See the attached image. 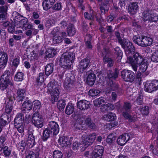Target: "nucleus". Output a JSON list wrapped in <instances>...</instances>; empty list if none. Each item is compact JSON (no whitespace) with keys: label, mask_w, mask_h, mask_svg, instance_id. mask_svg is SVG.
Returning a JSON list of instances; mask_svg holds the SVG:
<instances>
[{"label":"nucleus","mask_w":158,"mask_h":158,"mask_svg":"<svg viewBox=\"0 0 158 158\" xmlns=\"http://www.w3.org/2000/svg\"><path fill=\"white\" fill-rule=\"evenodd\" d=\"M127 61L131 64L132 69L135 71H137L139 67L138 70L140 73L145 72L148 66L146 60L137 52L133 55V57H128Z\"/></svg>","instance_id":"obj_1"},{"label":"nucleus","mask_w":158,"mask_h":158,"mask_svg":"<svg viewBox=\"0 0 158 158\" xmlns=\"http://www.w3.org/2000/svg\"><path fill=\"white\" fill-rule=\"evenodd\" d=\"M74 58L75 55L73 53L65 52L60 57V64L62 68L66 69H69L71 68Z\"/></svg>","instance_id":"obj_2"},{"label":"nucleus","mask_w":158,"mask_h":158,"mask_svg":"<svg viewBox=\"0 0 158 158\" xmlns=\"http://www.w3.org/2000/svg\"><path fill=\"white\" fill-rule=\"evenodd\" d=\"M47 92L51 95V102L54 103L57 101L60 94L59 88L56 82L51 81L48 85Z\"/></svg>","instance_id":"obj_3"},{"label":"nucleus","mask_w":158,"mask_h":158,"mask_svg":"<svg viewBox=\"0 0 158 158\" xmlns=\"http://www.w3.org/2000/svg\"><path fill=\"white\" fill-rule=\"evenodd\" d=\"M115 35L118 39L119 43L122 47L125 49L126 54H129V52L132 53L135 52V50L134 47L129 40L126 39L122 40L121 39L120 34L118 32H116Z\"/></svg>","instance_id":"obj_4"},{"label":"nucleus","mask_w":158,"mask_h":158,"mask_svg":"<svg viewBox=\"0 0 158 158\" xmlns=\"http://www.w3.org/2000/svg\"><path fill=\"white\" fill-rule=\"evenodd\" d=\"M10 72L8 70L5 71L0 79V89L2 91L5 90L8 85H12L10 79Z\"/></svg>","instance_id":"obj_5"},{"label":"nucleus","mask_w":158,"mask_h":158,"mask_svg":"<svg viewBox=\"0 0 158 158\" xmlns=\"http://www.w3.org/2000/svg\"><path fill=\"white\" fill-rule=\"evenodd\" d=\"M134 42L142 47H147L152 44L153 41L152 38L145 36H141L139 38L136 36L133 37Z\"/></svg>","instance_id":"obj_6"},{"label":"nucleus","mask_w":158,"mask_h":158,"mask_svg":"<svg viewBox=\"0 0 158 158\" xmlns=\"http://www.w3.org/2000/svg\"><path fill=\"white\" fill-rule=\"evenodd\" d=\"M78 124H76L75 125L76 129L82 130L85 128V126L87 125L91 129H94L96 128L95 124L92 122L91 119L89 118H88L85 120L86 124H85V121L83 118H80L79 120H78Z\"/></svg>","instance_id":"obj_7"},{"label":"nucleus","mask_w":158,"mask_h":158,"mask_svg":"<svg viewBox=\"0 0 158 158\" xmlns=\"http://www.w3.org/2000/svg\"><path fill=\"white\" fill-rule=\"evenodd\" d=\"M158 89V81L154 80L151 81H147L144 84V90L151 93Z\"/></svg>","instance_id":"obj_8"},{"label":"nucleus","mask_w":158,"mask_h":158,"mask_svg":"<svg viewBox=\"0 0 158 158\" xmlns=\"http://www.w3.org/2000/svg\"><path fill=\"white\" fill-rule=\"evenodd\" d=\"M143 14V20L144 21H148L151 22H156L158 20L157 15L151 10H147L145 9Z\"/></svg>","instance_id":"obj_9"},{"label":"nucleus","mask_w":158,"mask_h":158,"mask_svg":"<svg viewBox=\"0 0 158 158\" xmlns=\"http://www.w3.org/2000/svg\"><path fill=\"white\" fill-rule=\"evenodd\" d=\"M121 76L126 81L132 82L135 77V73L132 71L129 70H124L121 72Z\"/></svg>","instance_id":"obj_10"},{"label":"nucleus","mask_w":158,"mask_h":158,"mask_svg":"<svg viewBox=\"0 0 158 158\" xmlns=\"http://www.w3.org/2000/svg\"><path fill=\"white\" fill-rule=\"evenodd\" d=\"M32 121L34 125L37 128H41L43 125V119L41 115L38 113H34L32 117Z\"/></svg>","instance_id":"obj_11"},{"label":"nucleus","mask_w":158,"mask_h":158,"mask_svg":"<svg viewBox=\"0 0 158 158\" xmlns=\"http://www.w3.org/2000/svg\"><path fill=\"white\" fill-rule=\"evenodd\" d=\"M96 136V134L93 133L87 135L86 137H83L82 143L85 147H87L89 145H91L95 140Z\"/></svg>","instance_id":"obj_12"},{"label":"nucleus","mask_w":158,"mask_h":158,"mask_svg":"<svg viewBox=\"0 0 158 158\" xmlns=\"http://www.w3.org/2000/svg\"><path fill=\"white\" fill-rule=\"evenodd\" d=\"M131 107V105L130 103L125 102L122 109V111L123 113V116L126 118L128 119L130 121H134L135 120V118L132 117L128 113L125 112L129 110Z\"/></svg>","instance_id":"obj_13"},{"label":"nucleus","mask_w":158,"mask_h":158,"mask_svg":"<svg viewBox=\"0 0 158 158\" xmlns=\"http://www.w3.org/2000/svg\"><path fill=\"white\" fill-rule=\"evenodd\" d=\"M66 35V33L64 32H56L53 37V43L54 44H57L61 43Z\"/></svg>","instance_id":"obj_14"},{"label":"nucleus","mask_w":158,"mask_h":158,"mask_svg":"<svg viewBox=\"0 0 158 158\" xmlns=\"http://www.w3.org/2000/svg\"><path fill=\"white\" fill-rule=\"evenodd\" d=\"M70 139L67 137L62 136L60 137L58 142L61 146L64 148H67L70 146Z\"/></svg>","instance_id":"obj_15"},{"label":"nucleus","mask_w":158,"mask_h":158,"mask_svg":"<svg viewBox=\"0 0 158 158\" xmlns=\"http://www.w3.org/2000/svg\"><path fill=\"white\" fill-rule=\"evenodd\" d=\"M103 152V148L102 146H95L93 152L92 158H101Z\"/></svg>","instance_id":"obj_16"},{"label":"nucleus","mask_w":158,"mask_h":158,"mask_svg":"<svg viewBox=\"0 0 158 158\" xmlns=\"http://www.w3.org/2000/svg\"><path fill=\"white\" fill-rule=\"evenodd\" d=\"M7 54L5 52H0V69H3L5 67L8 61Z\"/></svg>","instance_id":"obj_17"},{"label":"nucleus","mask_w":158,"mask_h":158,"mask_svg":"<svg viewBox=\"0 0 158 158\" xmlns=\"http://www.w3.org/2000/svg\"><path fill=\"white\" fill-rule=\"evenodd\" d=\"M48 128L53 133V135H57L59 131L58 125L54 121L49 122Z\"/></svg>","instance_id":"obj_18"},{"label":"nucleus","mask_w":158,"mask_h":158,"mask_svg":"<svg viewBox=\"0 0 158 158\" xmlns=\"http://www.w3.org/2000/svg\"><path fill=\"white\" fill-rule=\"evenodd\" d=\"M130 139V136L129 134L126 133L119 136L117 139V142L118 144L123 146Z\"/></svg>","instance_id":"obj_19"},{"label":"nucleus","mask_w":158,"mask_h":158,"mask_svg":"<svg viewBox=\"0 0 158 158\" xmlns=\"http://www.w3.org/2000/svg\"><path fill=\"white\" fill-rule=\"evenodd\" d=\"M77 106L79 109L81 110L87 109L90 106V102L85 100H81L78 102Z\"/></svg>","instance_id":"obj_20"},{"label":"nucleus","mask_w":158,"mask_h":158,"mask_svg":"<svg viewBox=\"0 0 158 158\" xmlns=\"http://www.w3.org/2000/svg\"><path fill=\"white\" fill-rule=\"evenodd\" d=\"M90 60L88 59H83L80 62L78 65V69L80 72H82L88 66Z\"/></svg>","instance_id":"obj_21"},{"label":"nucleus","mask_w":158,"mask_h":158,"mask_svg":"<svg viewBox=\"0 0 158 158\" xmlns=\"http://www.w3.org/2000/svg\"><path fill=\"white\" fill-rule=\"evenodd\" d=\"M139 9V6L137 2H133L129 5L128 7V12L131 15H134Z\"/></svg>","instance_id":"obj_22"},{"label":"nucleus","mask_w":158,"mask_h":158,"mask_svg":"<svg viewBox=\"0 0 158 158\" xmlns=\"http://www.w3.org/2000/svg\"><path fill=\"white\" fill-rule=\"evenodd\" d=\"M8 6L6 5L0 6V19H6L7 17V11Z\"/></svg>","instance_id":"obj_23"},{"label":"nucleus","mask_w":158,"mask_h":158,"mask_svg":"<svg viewBox=\"0 0 158 158\" xmlns=\"http://www.w3.org/2000/svg\"><path fill=\"white\" fill-rule=\"evenodd\" d=\"M94 106H103L107 103L106 99L103 97H101L93 101Z\"/></svg>","instance_id":"obj_24"},{"label":"nucleus","mask_w":158,"mask_h":158,"mask_svg":"<svg viewBox=\"0 0 158 158\" xmlns=\"http://www.w3.org/2000/svg\"><path fill=\"white\" fill-rule=\"evenodd\" d=\"M32 107L33 104L31 102L30 100H27L23 103L21 109L23 111H27L30 110Z\"/></svg>","instance_id":"obj_25"},{"label":"nucleus","mask_w":158,"mask_h":158,"mask_svg":"<svg viewBox=\"0 0 158 158\" xmlns=\"http://www.w3.org/2000/svg\"><path fill=\"white\" fill-rule=\"evenodd\" d=\"M55 2V0H44L42 6L44 10H47L51 8Z\"/></svg>","instance_id":"obj_26"},{"label":"nucleus","mask_w":158,"mask_h":158,"mask_svg":"<svg viewBox=\"0 0 158 158\" xmlns=\"http://www.w3.org/2000/svg\"><path fill=\"white\" fill-rule=\"evenodd\" d=\"M57 50L54 48H48L46 50L45 56L48 58H52L57 54Z\"/></svg>","instance_id":"obj_27"},{"label":"nucleus","mask_w":158,"mask_h":158,"mask_svg":"<svg viewBox=\"0 0 158 158\" xmlns=\"http://www.w3.org/2000/svg\"><path fill=\"white\" fill-rule=\"evenodd\" d=\"M39 152L40 149H37L33 151H30L27 156L26 158H38L40 155Z\"/></svg>","instance_id":"obj_28"},{"label":"nucleus","mask_w":158,"mask_h":158,"mask_svg":"<svg viewBox=\"0 0 158 158\" xmlns=\"http://www.w3.org/2000/svg\"><path fill=\"white\" fill-rule=\"evenodd\" d=\"M95 80V75L93 73H90L88 74L87 78V82L88 84L90 86H92L94 83Z\"/></svg>","instance_id":"obj_29"},{"label":"nucleus","mask_w":158,"mask_h":158,"mask_svg":"<svg viewBox=\"0 0 158 158\" xmlns=\"http://www.w3.org/2000/svg\"><path fill=\"white\" fill-rule=\"evenodd\" d=\"M27 22V19L23 17L15 25V26L17 28H20L23 27V29H24L25 27V25L26 24Z\"/></svg>","instance_id":"obj_30"},{"label":"nucleus","mask_w":158,"mask_h":158,"mask_svg":"<svg viewBox=\"0 0 158 158\" xmlns=\"http://www.w3.org/2000/svg\"><path fill=\"white\" fill-rule=\"evenodd\" d=\"M19 101H22L25 96V91L23 89H19L17 93Z\"/></svg>","instance_id":"obj_31"},{"label":"nucleus","mask_w":158,"mask_h":158,"mask_svg":"<svg viewBox=\"0 0 158 158\" xmlns=\"http://www.w3.org/2000/svg\"><path fill=\"white\" fill-rule=\"evenodd\" d=\"M67 31L68 35L69 36L74 35L76 33L75 28L74 26L72 24H69L68 26Z\"/></svg>","instance_id":"obj_32"},{"label":"nucleus","mask_w":158,"mask_h":158,"mask_svg":"<svg viewBox=\"0 0 158 158\" xmlns=\"http://www.w3.org/2000/svg\"><path fill=\"white\" fill-rule=\"evenodd\" d=\"M23 119L24 117L21 114H17L14 119L15 125L23 123Z\"/></svg>","instance_id":"obj_33"},{"label":"nucleus","mask_w":158,"mask_h":158,"mask_svg":"<svg viewBox=\"0 0 158 158\" xmlns=\"http://www.w3.org/2000/svg\"><path fill=\"white\" fill-rule=\"evenodd\" d=\"M52 135H53V133L48 128H47L43 132V140H46L50 136Z\"/></svg>","instance_id":"obj_34"},{"label":"nucleus","mask_w":158,"mask_h":158,"mask_svg":"<svg viewBox=\"0 0 158 158\" xmlns=\"http://www.w3.org/2000/svg\"><path fill=\"white\" fill-rule=\"evenodd\" d=\"M53 67L52 64H47L45 68V74L48 76L50 75L53 72Z\"/></svg>","instance_id":"obj_35"},{"label":"nucleus","mask_w":158,"mask_h":158,"mask_svg":"<svg viewBox=\"0 0 158 158\" xmlns=\"http://www.w3.org/2000/svg\"><path fill=\"white\" fill-rule=\"evenodd\" d=\"M115 114L112 113H110L104 115L103 118L104 120L108 121H111L115 119Z\"/></svg>","instance_id":"obj_36"},{"label":"nucleus","mask_w":158,"mask_h":158,"mask_svg":"<svg viewBox=\"0 0 158 158\" xmlns=\"http://www.w3.org/2000/svg\"><path fill=\"white\" fill-rule=\"evenodd\" d=\"M12 16L15 25L19 22V21L22 18H23V17L20 15L19 13L16 11L13 12Z\"/></svg>","instance_id":"obj_37"},{"label":"nucleus","mask_w":158,"mask_h":158,"mask_svg":"<svg viewBox=\"0 0 158 158\" xmlns=\"http://www.w3.org/2000/svg\"><path fill=\"white\" fill-rule=\"evenodd\" d=\"M8 119V116L5 114H3L1 116L0 124L2 126H4L7 123V120Z\"/></svg>","instance_id":"obj_38"},{"label":"nucleus","mask_w":158,"mask_h":158,"mask_svg":"<svg viewBox=\"0 0 158 158\" xmlns=\"http://www.w3.org/2000/svg\"><path fill=\"white\" fill-rule=\"evenodd\" d=\"M74 110V106L73 104L69 103L66 107L65 113L68 115H70L73 113Z\"/></svg>","instance_id":"obj_39"},{"label":"nucleus","mask_w":158,"mask_h":158,"mask_svg":"<svg viewBox=\"0 0 158 158\" xmlns=\"http://www.w3.org/2000/svg\"><path fill=\"white\" fill-rule=\"evenodd\" d=\"M102 54L103 57V61L105 63H108V65L110 67L111 66L113 65V61L112 59L109 58L108 56L104 55L103 52H102Z\"/></svg>","instance_id":"obj_40"},{"label":"nucleus","mask_w":158,"mask_h":158,"mask_svg":"<svg viewBox=\"0 0 158 158\" xmlns=\"http://www.w3.org/2000/svg\"><path fill=\"white\" fill-rule=\"evenodd\" d=\"M13 102L12 101H10L7 102L6 105L5 111L8 114H10L12 110V105Z\"/></svg>","instance_id":"obj_41"},{"label":"nucleus","mask_w":158,"mask_h":158,"mask_svg":"<svg viewBox=\"0 0 158 158\" xmlns=\"http://www.w3.org/2000/svg\"><path fill=\"white\" fill-rule=\"evenodd\" d=\"M15 126L20 133H22L23 132L25 127V124L24 123L15 125Z\"/></svg>","instance_id":"obj_42"},{"label":"nucleus","mask_w":158,"mask_h":158,"mask_svg":"<svg viewBox=\"0 0 158 158\" xmlns=\"http://www.w3.org/2000/svg\"><path fill=\"white\" fill-rule=\"evenodd\" d=\"M151 60L153 62H158V49L155 50L152 53Z\"/></svg>","instance_id":"obj_43"},{"label":"nucleus","mask_w":158,"mask_h":158,"mask_svg":"<svg viewBox=\"0 0 158 158\" xmlns=\"http://www.w3.org/2000/svg\"><path fill=\"white\" fill-rule=\"evenodd\" d=\"M24 74L22 72H18L15 75V80L16 81H22L24 77Z\"/></svg>","instance_id":"obj_44"},{"label":"nucleus","mask_w":158,"mask_h":158,"mask_svg":"<svg viewBox=\"0 0 158 158\" xmlns=\"http://www.w3.org/2000/svg\"><path fill=\"white\" fill-rule=\"evenodd\" d=\"M91 39V36L90 35H87L85 37V40L86 41L85 44L87 47L88 48H90L92 47V46L90 42Z\"/></svg>","instance_id":"obj_45"},{"label":"nucleus","mask_w":158,"mask_h":158,"mask_svg":"<svg viewBox=\"0 0 158 158\" xmlns=\"http://www.w3.org/2000/svg\"><path fill=\"white\" fill-rule=\"evenodd\" d=\"M100 92V91L98 89H92L89 90L88 94L91 96L94 97L98 95Z\"/></svg>","instance_id":"obj_46"},{"label":"nucleus","mask_w":158,"mask_h":158,"mask_svg":"<svg viewBox=\"0 0 158 158\" xmlns=\"http://www.w3.org/2000/svg\"><path fill=\"white\" fill-rule=\"evenodd\" d=\"M32 104L34 105V110L38 111L40 107L41 103L39 100H36L33 102Z\"/></svg>","instance_id":"obj_47"},{"label":"nucleus","mask_w":158,"mask_h":158,"mask_svg":"<svg viewBox=\"0 0 158 158\" xmlns=\"http://www.w3.org/2000/svg\"><path fill=\"white\" fill-rule=\"evenodd\" d=\"M65 105V103L64 100H60L59 101L58 103L57 107L59 110H62Z\"/></svg>","instance_id":"obj_48"},{"label":"nucleus","mask_w":158,"mask_h":158,"mask_svg":"<svg viewBox=\"0 0 158 158\" xmlns=\"http://www.w3.org/2000/svg\"><path fill=\"white\" fill-rule=\"evenodd\" d=\"M118 73L117 71H115L114 73L113 72L111 71H109L108 73V77L109 78H116L118 76Z\"/></svg>","instance_id":"obj_49"},{"label":"nucleus","mask_w":158,"mask_h":158,"mask_svg":"<svg viewBox=\"0 0 158 158\" xmlns=\"http://www.w3.org/2000/svg\"><path fill=\"white\" fill-rule=\"evenodd\" d=\"M63 154L59 151L55 150L53 152V158H62Z\"/></svg>","instance_id":"obj_50"},{"label":"nucleus","mask_w":158,"mask_h":158,"mask_svg":"<svg viewBox=\"0 0 158 158\" xmlns=\"http://www.w3.org/2000/svg\"><path fill=\"white\" fill-rule=\"evenodd\" d=\"M3 153L6 157H9L11 153V150L7 146H5L3 148Z\"/></svg>","instance_id":"obj_51"},{"label":"nucleus","mask_w":158,"mask_h":158,"mask_svg":"<svg viewBox=\"0 0 158 158\" xmlns=\"http://www.w3.org/2000/svg\"><path fill=\"white\" fill-rule=\"evenodd\" d=\"M148 106H144L140 109L141 113L143 115H147L148 113Z\"/></svg>","instance_id":"obj_52"},{"label":"nucleus","mask_w":158,"mask_h":158,"mask_svg":"<svg viewBox=\"0 0 158 158\" xmlns=\"http://www.w3.org/2000/svg\"><path fill=\"white\" fill-rule=\"evenodd\" d=\"M27 147L29 148H32L35 145V140H27L26 143Z\"/></svg>","instance_id":"obj_53"},{"label":"nucleus","mask_w":158,"mask_h":158,"mask_svg":"<svg viewBox=\"0 0 158 158\" xmlns=\"http://www.w3.org/2000/svg\"><path fill=\"white\" fill-rule=\"evenodd\" d=\"M108 9V6L106 4H102L100 7V10L102 14H105Z\"/></svg>","instance_id":"obj_54"},{"label":"nucleus","mask_w":158,"mask_h":158,"mask_svg":"<svg viewBox=\"0 0 158 158\" xmlns=\"http://www.w3.org/2000/svg\"><path fill=\"white\" fill-rule=\"evenodd\" d=\"M89 14L87 12H85L84 14L85 17L88 19H92L94 18L93 11H90Z\"/></svg>","instance_id":"obj_55"},{"label":"nucleus","mask_w":158,"mask_h":158,"mask_svg":"<svg viewBox=\"0 0 158 158\" xmlns=\"http://www.w3.org/2000/svg\"><path fill=\"white\" fill-rule=\"evenodd\" d=\"M43 76L44 74L43 73H39V77L37 78V82L41 83L44 81V78Z\"/></svg>","instance_id":"obj_56"},{"label":"nucleus","mask_w":158,"mask_h":158,"mask_svg":"<svg viewBox=\"0 0 158 158\" xmlns=\"http://www.w3.org/2000/svg\"><path fill=\"white\" fill-rule=\"evenodd\" d=\"M27 146V144L24 141H22L21 143L19 145V148L21 152H23L25 148Z\"/></svg>","instance_id":"obj_57"},{"label":"nucleus","mask_w":158,"mask_h":158,"mask_svg":"<svg viewBox=\"0 0 158 158\" xmlns=\"http://www.w3.org/2000/svg\"><path fill=\"white\" fill-rule=\"evenodd\" d=\"M143 96L141 95H138L136 98L135 102L138 104L141 105L143 102Z\"/></svg>","instance_id":"obj_58"},{"label":"nucleus","mask_w":158,"mask_h":158,"mask_svg":"<svg viewBox=\"0 0 158 158\" xmlns=\"http://www.w3.org/2000/svg\"><path fill=\"white\" fill-rule=\"evenodd\" d=\"M61 5L60 3H56L53 7V10H58L61 9Z\"/></svg>","instance_id":"obj_59"},{"label":"nucleus","mask_w":158,"mask_h":158,"mask_svg":"<svg viewBox=\"0 0 158 158\" xmlns=\"http://www.w3.org/2000/svg\"><path fill=\"white\" fill-rule=\"evenodd\" d=\"M19 63V58H15L12 62V65L15 66L17 67Z\"/></svg>","instance_id":"obj_60"},{"label":"nucleus","mask_w":158,"mask_h":158,"mask_svg":"<svg viewBox=\"0 0 158 158\" xmlns=\"http://www.w3.org/2000/svg\"><path fill=\"white\" fill-rule=\"evenodd\" d=\"M80 143L77 142H75L73 143L72 148L74 150H78L80 147Z\"/></svg>","instance_id":"obj_61"},{"label":"nucleus","mask_w":158,"mask_h":158,"mask_svg":"<svg viewBox=\"0 0 158 158\" xmlns=\"http://www.w3.org/2000/svg\"><path fill=\"white\" fill-rule=\"evenodd\" d=\"M118 123L116 121H113L110 122L108 125V126L110 128H111L117 126Z\"/></svg>","instance_id":"obj_62"},{"label":"nucleus","mask_w":158,"mask_h":158,"mask_svg":"<svg viewBox=\"0 0 158 158\" xmlns=\"http://www.w3.org/2000/svg\"><path fill=\"white\" fill-rule=\"evenodd\" d=\"M115 51L116 53L118 55V56L121 57L122 54V51L118 47H116L115 48Z\"/></svg>","instance_id":"obj_63"},{"label":"nucleus","mask_w":158,"mask_h":158,"mask_svg":"<svg viewBox=\"0 0 158 158\" xmlns=\"http://www.w3.org/2000/svg\"><path fill=\"white\" fill-rule=\"evenodd\" d=\"M154 121L152 123L155 124H158V111L154 114V117H153Z\"/></svg>","instance_id":"obj_64"}]
</instances>
